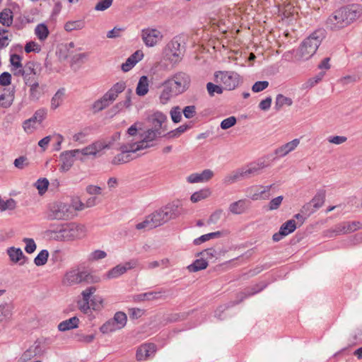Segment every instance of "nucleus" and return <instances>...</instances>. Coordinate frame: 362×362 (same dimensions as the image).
Listing matches in <instances>:
<instances>
[{"instance_id": "nucleus-26", "label": "nucleus", "mask_w": 362, "mask_h": 362, "mask_svg": "<svg viewBox=\"0 0 362 362\" xmlns=\"http://www.w3.org/2000/svg\"><path fill=\"white\" fill-rule=\"evenodd\" d=\"M325 200V191L319 190L315 197L312 199L310 203H312L313 209L310 211V214L314 213L317 209L320 208Z\"/></svg>"}, {"instance_id": "nucleus-1", "label": "nucleus", "mask_w": 362, "mask_h": 362, "mask_svg": "<svg viewBox=\"0 0 362 362\" xmlns=\"http://www.w3.org/2000/svg\"><path fill=\"white\" fill-rule=\"evenodd\" d=\"M360 5L351 4L336 10L326 21V26L332 30L344 28L358 16Z\"/></svg>"}, {"instance_id": "nucleus-2", "label": "nucleus", "mask_w": 362, "mask_h": 362, "mask_svg": "<svg viewBox=\"0 0 362 362\" xmlns=\"http://www.w3.org/2000/svg\"><path fill=\"white\" fill-rule=\"evenodd\" d=\"M74 217V206L69 203L54 201L47 206L45 218L48 221H68Z\"/></svg>"}, {"instance_id": "nucleus-6", "label": "nucleus", "mask_w": 362, "mask_h": 362, "mask_svg": "<svg viewBox=\"0 0 362 362\" xmlns=\"http://www.w3.org/2000/svg\"><path fill=\"white\" fill-rule=\"evenodd\" d=\"M100 281V277L88 272L74 269L67 272L62 280V284L67 286L78 284L82 282L96 283Z\"/></svg>"}, {"instance_id": "nucleus-64", "label": "nucleus", "mask_w": 362, "mask_h": 362, "mask_svg": "<svg viewBox=\"0 0 362 362\" xmlns=\"http://www.w3.org/2000/svg\"><path fill=\"white\" fill-rule=\"evenodd\" d=\"M107 256V254L103 250H97L93 252L90 255V260H98L105 258Z\"/></svg>"}, {"instance_id": "nucleus-42", "label": "nucleus", "mask_w": 362, "mask_h": 362, "mask_svg": "<svg viewBox=\"0 0 362 362\" xmlns=\"http://www.w3.org/2000/svg\"><path fill=\"white\" fill-rule=\"evenodd\" d=\"M49 257V252L47 250H41L38 255L34 259V263L36 266H43L45 265Z\"/></svg>"}, {"instance_id": "nucleus-22", "label": "nucleus", "mask_w": 362, "mask_h": 362, "mask_svg": "<svg viewBox=\"0 0 362 362\" xmlns=\"http://www.w3.org/2000/svg\"><path fill=\"white\" fill-rule=\"evenodd\" d=\"M41 349L40 344H37L36 342L30 346L27 350H25L20 358L18 359L17 362H28L31 360L33 357L37 356L40 353Z\"/></svg>"}, {"instance_id": "nucleus-13", "label": "nucleus", "mask_w": 362, "mask_h": 362, "mask_svg": "<svg viewBox=\"0 0 362 362\" xmlns=\"http://www.w3.org/2000/svg\"><path fill=\"white\" fill-rule=\"evenodd\" d=\"M80 153V149L65 151L59 156L62 161L60 170L63 172L68 171L73 165L75 157Z\"/></svg>"}, {"instance_id": "nucleus-24", "label": "nucleus", "mask_w": 362, "mask_h": 362, "mask_svg": "<svg viewBox=\"0 0 362 362\" xmlns=\"http://www.w3.org/2000/svg\"><path fill=\"white\" fill-rule=\"evenodd\" d=\"M266 167L264 162L258 163L256 164H250L247 168H242L243 170V175L245 179L250 178L252 176L259 175L260 170Z\"/></svg>"}, {"instance_id": "nucleus-57", "label": "nucleus", "mask_w": 362, "mask_h": 362, "mask_svg": "<svg viewBox=\"0 0 362 362\" xmlns=\"http://www.w3.org/2000/svg\"><path fill=\"white\" fill-rule=\"evenodd\" d=\"M237 119L234 116L229 117L223 119L221 123V127L223 129H228L236 124Z\"/></svg>"}, {"instance_id": "nucleus-35", "label": "nucleus", "mask_w": 362, "mask_h": 362, "mask_svg": "<svg viewBox=\"0 0 362 362\" xmlns=\"http://www.w3.org/2000/svg\"><path fill=\"white\" fill-rule=\"evenodd\" d=\"M296 228L297 224L296 221L293 219H291L283 223L280 227L279 230L286 236L288 234L293 232L296 229Z\"/></svg>"}, {"instance_id": "nucleus-54", "label": "nucleus", "mask_w": 362, "mask_h": 362, "mask_svg": "<svg viewBox=\"0 0 362 362\" xmlns=\"http://www.w3.org/2000/svg\"><path fill=\"white\" fill-rule=\"evenodd\" d=\"M110 104L107 100H105V98L103 96L102 98L95 101L93 105V110L95 112H99L107 107Z\"/></svg>"}, {"instance_id": "nucleus-56", "label": "nucleus", "mask_w": 362, "mask_h": 362, "mask_svg": "<svg viewBox=\"0 0 362 362\" xmlns=\"http://www.w3.org/2000/svg\"><path fill=\"white\" fill-rule=\"evenodd\" d=\"M58 55L60 60H66L67 59L71 54L73 53L72 51H69L64 45L62 44L59 46L58 50Z\"/></svg>"}, {"instance_id": "nucleus-44", "label": "nucleus", "mask_w": 362, "mask_h": 362, "mask_svg": "<svg viewBox=\"0 0 362 362\" xmlns=\"http://www.w3.org/2000/svg\"><path fill=\"white\" fill-rule=\"evenodd\" d=\"M119 329L114 321L111 319L104 323L100 328V330L103 334H107Z\"/></svg>"}, {"instance_id": "nucleus-38", "label": "nucleus", "mask_w": 362, "mask_h": 362, "mask_svg": "<svg viewBox=\"0 0 362 362\" xmlns=\"http://www.w3.org/2000/svg\"><path fill=\"white\" fill-rule=\"evenodd\" d=\"M221 233L220 231L209 233L200 236L199 238H196L194 240V244L196 245H200L202 243L209 240L210 239L218 238L221 237Z\"/></svg>"}, {"instance_id": "nucleus-11", "label": "nucleus", "mask_w": 362, "mask_h": 362, "mask_svg": "<svg viewBox=\"0 0 362 362\" xmlns=\"http://www.w3.org/2000/svg\"><path fill=\"white\" fill-rule=\"evenodd\" d=\"M138 264L136 259H131L124 264H119L112 269H110L106 274L107 279H115L120 276L128 270L135 268Z\"/></svg>"}, {"instance_id": "nucleus-21", "label": "nucleus", "mask_w": 362, "mask_h": 362, "mask_svg": "<svg viewBox=\"0 0 362 362\" xmlns=\"http://www.w3.org/2000/svg\"><path fill=\"white\" fill-rule=\"evenodd\" d=\"M14 306L11 303L0 304V322H8L12 320Z\"/></svg>"}, {"instance_id": "nucleus-9", "label": "nucleus", "mask_w": 362, "mask_h": 362, "mask_svg": "<svg viewBox=\"0 0 362 362\" xmlns=\"http://www.w3.org/2000/svg\"><path fill=\"white\" fill-rule=\"evenodd\" d=\"M119 149L121 153L116 155L112 158V164L113 165H120L129 162L134 158L132 153H136L139 151L138 149H136L135 144L132 142H128L121 145Z\"/></svg>"}, {"instance_id": "nucleus-34", "label": "nucleus", "mask_w": 362, "mask_h": 362, "mask_svg": "<svg viewBox=\"0 0 362 362\" xmlns=\"http://www.w3.org/2000/svg\"><path fill=\"white\" fill-rule=\"evenodd\" d=\"M35 33L38 37V39L41 41L45 40L49 35V30L47 26L44 23L38 24L35 29Z\"/></svg>"}, {"instance_id": "nucleus-8", "label": "nucleus", "mask_w": 362, "mask_h": 362, "mask_svg": "<svg viewBox=\"0 0 362 362\" xmlns=\"http://www.w3.org/2000/svg\"><path fill=\"white\" fill-rule=\"evenodd\" d=\"M214 76L216 81L222 83L226 90H234L239 84V75L235 71H217Z\"/></svg>"}, {"instance_id": "nucleus-25", "label": "nucleus", "mask_w": 362, "mask_h": 362, "mask_svg": "<svg viewBox=\"0 0 362 362\" xmlns=\"http://www.w3.org/2000/svg\"><path fill=\"white\" fill-rule=\"evenodd\" d=\"M244 179L243 170L240 168L226 175L223 179V183L229 185Z\"/></svg>"}, {"instance_id": "nucleus-12", "label": "nucleus", "mask_w": 362, "mask_h": 362, "mask_svg": "<svg viewBox=\"0 0 362 362\" xmlns=\"http://www.w3.org/2000/svg\"><path fill=\"white\" fill-rule=\"evenodd\" d=\"M39 64L35 62L29 61L24 65V68L22 70H18L16 73V76H22L25 83H26V82L37 78V68Z\"/></svg>"}, {"instance_id": "nucleus-32", "label": "nucleus", "mask_w": 362, "mask_h": 362, "mask_svg": "<svg viewBox=\"0 0 362 362\" xmlns=\"http://www.w3.org/2000/svg\"><path fill=\"white\" fill-rule=\"evenodd\" d=\"M208 266V262L204 258L196 259L192 264L187 266L189 272H197L206 269Z\"/></svg>"}, {"instance_id": "nucleus-61", "label": "nucleus", "mask_w": 362, "mask_h": 362, "mask_svg": "<svg viewBox=\"0 0 362 362\" xmlns=\"http://www.w3.org/2000/svg\"><path fill=\"white\" fill-rule=\"evenodd\" d=\"M13 164L17 168L23 169L28 165V158L25 156H20L15 159Z\"/></svg>"}, {"instance_id": "nucleus-48", "label": "nucleus", "mask_w": 362, "mask_h": 362, "mask_svg": "<svg viewBox=\"0 0 362 362\" xmlns=\"http://www.w3.org/2000/svg\"><path fill=\"white\" fill-rule=\"evenodd\" d=\"M16 207V201L10 198L9 199L6 201H4L2 199L0 202V209L1 211H6V210H13Z\"/></svg>"}, {"instance_id": "nucleus-60", "label": "nucleus", "mask_w": 362, "mask_h": 362, "mask_svg": "<svg viewBox=\"0 0 362 362\" xmlns=\"http://www.w3.org/2000/svg\"><path fill=\"white\" fill-rule=\"evenodd\" d=\"M90 306L94 310H99L103 308V299L100 296H93L90 300Z\"/></svg>"}, {"instance_id": "nucleus-33", "label": "nucleus", "mask_w": 362, "mask_h": 362, "mask_svg": "<svg viewBox=\"0 0 362 362\" xmlns=\"http://www.w3.org/2000/svg\"><path fill=\"white\" fill-rule=\"evenodd\" d=\"M293 104V100L291 98L284 96L282 94H278L275 101V109L279 110L284 105L291 106Z\"/></svg>"}, {"instance_id": "nucleus-49", "label": "nucleus", "mask_w": 362, "mask_h": 362, "mask_svg": "<svg viewBox=\"0 0 362 362\" xmlns=\"http://www.w3.org/2000/svg\"><path fill=\"white\" fill-rule=\"evenodd\" d=\"M267 286V284L264 282H260L259 284H256L255 286H252V288H247L244 294L245 296L254 295L262 290H263Z\"/></svg>"}, {"instance_id": "nucleus-10", "label": "nucleus", "mask_w": 362, "mask_h": 362, "mask_svg": "<svg viewBox=\"0 0 362 362\" xmlns=\"http://www.w3.org/2000/svg\"><path fill=\"white\" fill-rule=\"evenodd\" d=\"M185 49L181 47L178 37H174L168 45L167 57L173 64L181 62L184 55Z\"/></svg>"}, {"instance_id": "nucleus-43", "label": "nucleus", "mask_w": 362, "mask_h": 362, "mask_svg": "<svg viewBox=\"0 0 362 362\" xmlns=\"http://www.w3.org/2000/svg\"><path fill=\"white\" fill-rule=\"evenodd\" d=\"M189 313H172L168 315L165 319L166 323H172L178 321L185 320Z\"/></svg>"}, {"instance_id": "nucleus-29", "label": "nucleus", "mask_w": 362, "mask_h": 362, "mask_svg": "<svg viewBox=\"0 0 362 362\" xmlns=\"http://www.w3.org/2000/svg\"><path fill=\"white\" fill-rule=\"evenodd\" d=\"M162 291L148 292L134 296L135 301L157 300L160 298Z\"/></svg>"}, {"instance_id": "nucleus-3", "label": "nucleus", "mask_w": 362, "mask_h": 362, "mask_svg": "<svg viewBox=\"0 0 362 362\" xmlns=\"http://www.w3.org/2000/svg\"><path fill=\"white\" fill-rule=\"evenodd\" d=\"M82 225L63 224L56 229H49L47 233L57 241H69L80 238L85 231Z\"/></svg>"}, {"instance_id": "nucleus-51", "label": "nucleus", "mask_w": 362, "mask_h": 362, "mask_svg": "<svg viewBox=\"0 0 362 362\" xmlns=\"http://www.w3.org/2000/svg\"><path fill=\"white\" fill-rule=\"evenodd\" d=\"M206 89L210 96H214L216 94H221L223 93V88L218 85L214 84L211 82H209L206 84Z\"/></svg>"}, {"instance_id": "nucleus-14", "label": "nucleus", "mask_w": 362, "mask_h": 362, "mask_svg": "<svg viewBox=\"0 0 362 362\" xmlns=\"http://www.w3.org/2000/svg\"><path fill=\"white\" fill-rule=\"evenodd\" d=\"M142 40L148 47H153L162 39L163 35L156 29H144L142 30Z\"/></svg>"}, {"instance_id": "nucleus-17", "label": "nucleus", "mask_w": 362, "mask_h": 362, "mask_svg": "<svg viewBox=\"0 0 362 362\" xmlns=\"http://www.w3.org/2000/svg\"><path fill=\"white\" fill-rule=\"evenodd\" d=\"M214 176V172L210 169H206L201 173H192L187 177L189 183L205 182L210 180Z\"/></svg>"}, {"instance_id": "nucleus-27", "label": "nucleus", "mask_w": 362, "mask_h": 362, "mask_svg": "<svg viewBox=\"0 0 362 362\" xmlns=\"http://www.w3.org/2000/svg\"><path fill=\"white\" fill-rule=\"evenodd\" d=\"M79 320L76 317H73L69 320L60 322L58 325L59 331L65 332L71 329L78 327Z\"/></svg>"}, {"instance_id": "nucleus-18", "label": "nucleus", "mask_w": 362, "mask_h": 362, "mask_svg": "<svg viewBox=\"0 0 362 362\" xmlns=\"http://www.w3.org/2000/svg\"><path fill=\"white\" fill-rule=\"evenodd\" d=\"M7 254L12 262L18 263L20 265H23L28 260L21 248L10 247L7 249Z\"/></svg>"}, {"instance_id": "nucleus-39", "label": "nucleus", "mask_w": 362, "mask_h": 362, "mask_svg": "<svg viewBox=\"0 0 362 362\" xmlns=\"http://www.w3.org/2000/svg\"><path fill=\"white\" fill-rule=\"evenodd\" d=\"M119 329L123 328L127 323V315L123 312H117L112 319Z\"/></svg>"}, {"instance_id": "nucleus-20", "label": "nucleus", "mask_w": 362, "mask_h": 362, "mask_svg": "<svg viewBox=\"0 0 362 362\" xmlns=\"http://www.w3.org/2000/svg\"><path fill=\"white\" fill-rule=\"evenodd\" d=\"M166 121L167 117L162 112H156L154 114L152 121L153 128L152 129L157 132L158 133V136H161L162 129L163 131L167 130L166 126L163 125Z\"/></svg>"}, {"instance_id": "nucleus-52", "label": "nucleus", "mask_w": 362, "mask_h": 362, "mask_svg": "<svg viewBox=\"0 0 362 362\" xmlns=\"http://www.w3.org/2000/svg\"><path fill=\"white\" fill-rule=\"evenodd\" d=\"M112 3L113 0H100L95 4L94 9L97 11H104L110 8Z\"/></svg>"}, {"instance_id": "nucleus-31", "label": "nucleus", "mask_w": 362, "mask_h": 362, "mask_svg": "<svg viewBox=\"0 0 362 362\" xmlns=\"http://www.w3.org/2000/svg\"><path fill=\"white\" fill-rule=\"evenodd\" d=\"M22 57L17 54H13L10 57V62L12 66L11 71L13 75L16 76V73L18 71V70H22L24 68L21 63Z\"/></svg>"}, {"instance_id": "nucleus-59", "label": "nucleus", "mask_w": 362, "mask_h": 362, "mask_svg": "<svg viewBox=\"0 0 362 362\" xmlns=\"http://www.w3.org/2000/svg\"><path fill=\"white\" fill-rule=\"evenodd\" d=\"M42 94L43 88H30L29 98L31 100H38Z\"/></svg>"}, {"instance_id": "nucleus-15", "label": "nucleus", "mask_w": 362, "mask_h": 362, "mask_svg": "<svg viewBox=\"0 0 362 362\" xmlns=\"http://www.w3.org/2000/svg\"><path fill=\"white\" fill-rule=\"evenodd\" d=\"M158 136V133L153 129H148L146 132V135L144 139L139 141L132 142L135 144L136 149L139 151L146 149L154 146L153 141Z\"/></svg>"}, {"instance_id": "nucleus-4", "label": "nucleus", "mask_w": 362, "mask_h": 362, "mask_svg": "<svg viewBox=\"0 0 362 362\" xmlns=\"http://www.w3.org/2000/svg\"><path fill=\"white\" fill-rule=\"evenodd\" d=\"M325 37L323 29L316 30L306 37L300 44L298 54L303 59H310L317 51L322 40Z\"/></svg>"}, {"instance_id": "nucleus-16", "label": "nucleus", "mask_w": 362, "mask_h": 362, "mask_svg": "<svg viewBox=\"0 0 362 362\" xmlns=\"http://www.w3.org/2000/svg\"><path fill=\"white\" fill-rule=\"evenodd\" d=\"M250 201L242 199L231 203L229 205L228 210L233 214L239 215L245 213L250 209Z\"/></svg>"}, {"instance_id": "nucleus-46", "label": "nucleus", "mask_w": 362, "mask_h": 362, "mask_svg": "<svg viewBox=\"0 0 362 362\" xmlns=\"http://www.w3.org/2000/svg\"><path fill=\"white\" fill-rule=\"evenodd\" d=\"M35 186L38 189L39 194L42 195L48 188L49 181L47 178H40L35 182Z\"/></svg>"}, {"instance_id": "nucleus-41", "label": "nucleus", "mask_w": 362, "mask_h": 362, "mask_svg": "<svg viewBox=\"0 0 362 362\" xmlns=\"http://www.w3.org/2000/svg\"><path fill=\"white\" fill-rule=\"evenodd\" d=\"M85 26V23L81 21H68L64 25V29L71 32L75 30H81Z\"/></svg>"}, {"instance_id": "nucleus-23", "label": "nucleus", "mask_w": 362, "mask_h": 362, "mask_svg": "<svg viewBox=\"0 0 362 362\" xmlns=\"http://www.w3.org/2000/svg\"><path fill=\"white\" fill-rule=\"evenodd\" d=\"M155 351V344L151 343L144 344L137 350L136 356L138 361H141L150 356L151 354H153Z\"/></svg>"}, {"instance_id": "nucleus-5", "label": "nucleus", "mask_w": 362, "mask_h": 362, "mask_svg": "<svg viewBox=\"0 0 362 362\" xmlns=\"http://www.w3.org/2000/svg\"><path fill=\"white\" fill-rule=\"evenodd\" d=\"M180 214L181 212L179 210L178 204L172 203L155 211L149 214V216L156 228L163 225L171 219L176 218Z\"/></svg>"}, {"instance_id": "nucleus-30", "label": "nucleus", "mask_w": 362, "mask_h": 362, "mask_svg": "<svg viewBox=\"0 0 362 362\" xmlns=\"http://www.w3.org/2000/svg\"><path fill=\"white\" fill-rule=\"evenodd\" d=\"M148 91V79L146 76H142L137 84L136 93L139 96H144Z\"/></svg>"}, {"instance_id": "nucleus-53", "label": "nucleus", "mask_w": 362, "mask_h": 362, "mask_svg": "<svg viewBox=\"0 0 362 362\" xmlns=\"http://www.w3.org/2000/svg\"><path fill=\"white\" fill-rule=\"evenodd\" d=\"M171 119L175 123H178L182 119L181 109L178 106L173 107L170 112Z\"/></svg>"}, {"instance_id": "nucleus-7", "label": "nucleus", "mask_w": 362, "mask_h": 362, "mask_svg": "<svg viewBox=\"0 0 362 362\" xmlns=\"http://www.w3.org/2000/svg\"><path fill=\"white\" fill-rule=\"evenodd\" d=\"M190 76L185 72L180 71L175 74L170 78L164 81V84L173 89L175 95H180L185 92L189 87Z\"/></svg>"}, {"instance_id": "nucleus-45", "label": "nucleus", "mask_w": 362, "mask_h": 362, "mask_svg": "<svg viewBox=\"0 0 362 362\" xmlns=\"http://www.w3.org/2000/svg\"><path fill=\"white\" fill-rule=\"evenodd\" d=\"M187 125H181L177 129L168 132L167 134H164L163 136L167 137L168 139L179 137L182 133H184L187 129Z\"/></svg>"}, {"instance_id": "nucleus-58", "label": "nucleus", "mask_w": 362, "mask_h": 362, "mask_svg": "<svg viewBox=\"0 0 362 362\" xmlns=\"http://www.w3.org/2000/svg\"><path fill=\"white\" fill-rule=\"evenodd\" d=\"M269 86V82L267 81H259L254 83L252 90L255 93H259L264 90Z\"/></svg>"}, {"instance_id": "nucleus-55", "label": "nucleus", "mask_w": 362, "mask_h": 362, "mask_svg": "<svg viewBox=\"0 0 362 362\" xmlns=\"http://www.w3.org/2000/svg\"><path fill=\"white\" fill-rule=\"evenodd\" d=\"M23 241L25 243V250L27 253L31 254L36 250V244L33 238H25Z\"/></svg>"}, {"instance_id": "nucleus-37", "label": "nucleus", "mask_w": 362, "mask_h": 362, "mask_svg": "<svg viewBox=\"0 0 362 362\" xmlns=\"http://www.w3.org/2000/svg\"><path fill=\"white\" fill-rule=\"evenodd\" d=\"M211 192L209 189H203L198 192H195L191 196V201L194 203L198 202L209 197Z\"/></svg>"}, {"instance_id": "nucleus-40", "label": "nucleus", "mask_w": 362, "mask_h": 362, "mask_svg": "<svg viewBox=\"0 0 362 362\" xmlns=\"http://www.w3.org/2000/svg\"><path fill=\"white\" fill-rule=\"evenodd\" d=\"M163 86L164 88L160 93V100L163 104H165L173 95H175L174 94L173 89L170 88L169 86L164 84V83H163Z\"/></svg>"}, {"instance_id": "nucleus-62", "label": "nucleus", "mask_w": 362, "mask_h": 362, "mask_svg": "<svg viewBox=\"0 0 362 362\" xmlns=\"http://www.w3.org/2000/svg\"><path fill=\"white\" fill-rule=\"evenodd\" d=\"M347 233H352L360 228L361 223L358 221L346 222L344 223Z\"/></svg>"}, {"instance_id": "nucleus-47", "label": "nucleus", "mask_w": 362, "mask_h": 362, "mask_svg": "<svg viewBox=\"0 0 362 362\" xmlns=\"http://www.w3.org/2000/svg\"><path fill=\"white\" fill-rule=\"evenodd\" d=\"M155 226L153 225L152 220H151V217L147 216L145 218V220L141 223H139L136 225V228L137 230H151L153 228H155Z\"/></svg>"}, {"instance_id": "nucleus-63", "label": "nucleus", "mask_w": 362, "mask_h": 362, "mask_svg": "<svg viewBox=\"0 0 362 362\" xmlns=\"http://www.w3.org/2000/svg\"><path fill=\"white\" fill-rule=\"evenodd\" d=\"M182 112L186 118H192L196 113V107L194 105L186 106L183 109Z\"/></svg>"}, {"instance_id": "nucleus-28", "label": "nucleus", "mask_w": 362, "mask_h": 362, "mask_svg": "<svg viewBox=\"0 0 362 362\" xmlns=\"http://www.w3.org/2000/svg\"><path fill=\"white\" fill-rule=\"evenodd\" d=\"M64 95H65V89L64 88H59L55 93V94L51 99V108L52 110H56L62 105V103L64 100Z\"/></svg>"}, {"instance_id": "nucleus-36", "label": "nucleus", "mask_w": 362, "mask_h": 362, "mask_svg": "<svg viewBox=\"0 0 362 362\" xmlns=\"http://www.w3.org/2000/svg\"><path fill=\"white\" fill-rule=\"evenodd\" d=\"M13 22V15L10 9H4L0 13V23L3 25L9 26Z\"/></svg>"}, {"instance_id": "nucleus-50", "label": "nucleus", "mask_w": 362, "mask_h": 362, "mask_svg": "<svg viewBox=\"0 0 362 362\" xmlns=\"http://www.w3.org/2000/svg\"><path fill=\"white\" fill-rule=\"evenodd\" d=\"M284 199L283 196H278L274 199H272L267 206V210L268 211H274L278 209Z\"/></svg>"}, {"instance_id": "nucleus-19", "label": "nucleus", "mask_w": 362, "mask_h": 362, "mask_svg": "<svg viewBox=\"0 0 362 362\" xmlns=\"http://www.w3.org/2000/svg\"><path fill=\"white\" fill-rule=\"evenodd\" d=\"M300 144L298 139H295L281 146L276 148L274 154L278 157H284L288 155L290 152L294 151Z\"/></svg>"}]
</instances>
